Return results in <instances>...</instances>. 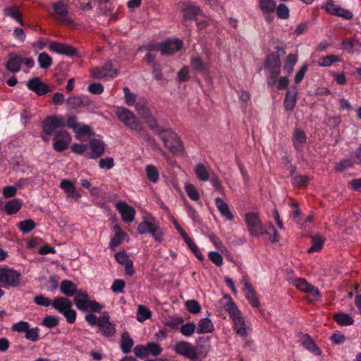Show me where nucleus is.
Returning a JSON list of instances; mask_svg holds the SVG:
<instances>
[{
  "label": "nucleus",
  "instance_id": "nucleus-32",
  "mask_svg": "<svg viewBox=\"0 0 361 361\" xmlns=\"http://www.w3.org/2000/svg\"><path fill=\"white\" fill-rule=\"evenodd\" d=\"M61 292L68 297L73 296L78 290L76 285L69 280H64L60 286Z\"/></svg>",
  "mask_w": 361,
  "mask_h": 361
},
{
  "label": "nucleus",
  "instance_id": "nucleus-40",
  "mask_svg": "<svg viewBox=\"0 0 361 361\" xmlns=\"http://www.w3.org/2000/svg\"><path fill=\"white\" fill-rule=\"evenodd\" d=\"M298 58L297 54H288L283 66V71L288 74H290L293 70V67L298 61Z\"/></svg>",
  "mask_w": 361,
  "mask_h": 361
},
{
  "label": "nucleus",
  "instance_id": "nucleus-41",
  "mask_svg": "<svg viewBox=\"0 0 361 361\" xmlns=\"http://www.w3.org/2000/svg\"><path fill=\"white\" fill-rule=\"evenodd\" d=\"M334 318L336 322L341 326L351 325L354 322L352 317L343 312L336 314Z\"/></svg>",
  "mask_w": 361,
  "mask_h": 361
},
{
  "label": "nucleus",
  "instance_id": "nucleus-10",
  "mask_svg": "<svg viewBox=\"0 0 361 361\" xmlns=\"http://www.w3.org/2000/svg\"><path fill=\"white\" fill-rule=\"evenodd\" d=\"M71 140V135L67 131L59 130L54 135L53 148L57 152H63L68 148Z\"/></svg>",
  "mask_w": 361,
  "mask_h": 361
},
{
  "label": "nucleus",
  "instance_id": "nucleus-27",
  "mask_svg": "<svg viewBox=\"0 0 361 361\" xmlns=\"http://www.w3.org/2000/svg\"><path fill=\"white\" fill-rule=\"evenodd\" d=\"M215 204L222 217L226 220L232 221L234 218L228 205L220 197L215 199Z\"/></svg>",
  "mask_w": 361,
  "mask_h": 361
},
{
  "label": "nucleus",
  "instance_id": "nucleus-54",
  "mask_svg": "<svg viewBox=\"0 0 361 361\" xmlns=\"http://www.w3.org/2000/svg\"><path fill=\"white\" fill-rule=\"evenodd\" d=\"M208 258L217 267H221L224 263V259L221 255L215 251L209 252L208 253Z\"/></svg>",
  "mask_w": 361,
  "mask_h": 361
},
{
  "label": "nucleus",
  "instance_id": "nucleus-37",
  "mask_svg": "<svg viewBox=\"0 0 361 361\" xmlns=\"http://www.w3.org/2000/svg\"><path fill=\"white\" fill-rule=\"evenodd\" d=\"M312 245L307 250L308 252H319L322 250L325 239L321 235H314L311 238Z\"/></svg>",
  "mask_w": 361,
  "mask_h": 361
},
{
  "label": "nucleus",
  "instance_id": "nucleus-50",
  "mask_svg": "<svg viewBox=\"0 0 361 361\" xmlns=\"http://www.w3.org/2000/svg\"><path fill=\"white\" fill-rule=\"evenodd\" d=\"M185 305L188 311L192 314H197L201 311L200 305L195 300H188Z\"/></svg>",
  "mask_w": 361,
  "mask_h": 361
},
{
  "label": "nucleus",
  "instance_id": "nucleus-4",
  "mask_svg": "<svg viewBox=\"0 0 361 361\" xmlns=\"http://www.w3.org/2000/svg\"><path fill=\"white\" fill-rule=\"evenodd\" d=\"M159 136L173 154H181L183 152V146L178 135L170 129L161 130L159 132Z\"/></svg>",
  "mask_w": 361,
  "mask_h": 361
},
{
  "label": "nucleus",
  "instance_id": "nucleus-59",
  "mask_svg": "<svg viewBox=\"0 0 361 361\" xmlns=\"http://www.w3.org/2000/svg\"><path fill=\"white\" fill-rule=\"evenodd\" d=\"M114 166V159L111 157L102 158L99 161L100 169L109 170Z\"/></svg>",
  "mask_w": 361,
  "mask_h": 361
},
{
  "label": "nucleus",
  "instance_id": "nucleus-13",
  "mask_svg": "<svg viewBox=\"0 0 361 361\" xmlns=\"http://www.w3.org/2000/svg\"><path fill=\"white\" fill-rule=\"evenodd\" d=\"M173 349L177 354L191 360L195 359L197 356L196 348L192 344L187 341L177 342L175 344Z\"/></svg>",
  "mask_w": 361,
  "mask_h": 361
},
{
  "label": "nucleus",
  "instance_id": "nucleus-5",
  "mask_svg": "<svg viewBox=\"0 0 361 361\" xmlns=\"http://www.w3.org/2000/svg\"><path fill=\"white\" fill-rule=\"evenodd\" d=\"M52 307L63 314L67 322L73 324L76 320V312L73 309L72 302L64 297H59L55 298L51 303Z\"/></svg>",
  "mask_w": 361,
  "mask_h": 361
},
{
  "label": "nucleus",
  "instance_id": "nucleus-30",
  "mask_svg": "<svg viewBox=\"0 0 361 361\" xmlns=\"http://www.w3.org/2000/svg\"><path fill=\"white\" fill-rule=\"evenodd\" d=\"M23 200L19 198H16L7 201L4 205V210L8 215L16 214L22 207Z\"/></svg>",
  "mask_w": 361,
  "mask_h": 361
},
{
  "label": "nucleus",
  "instance_id": "nucleus-6",
  "mask_svg": "<svg viewBox=\"0 0 361 361\" xmlns=\"http://www.w3.org/2000/svg\"><path fill=\"white\" fill-rule=\"evenodd\" d=\"M74 295L75 304L80 310L99 312L103 307L97 302L90 300L88 293L81 289H79Z\"/></svg>",
  "mask_w": 361,
  "mask_h": 361
},
{
  "label": "nucleus",
  "instance_id": "nucleus-19",
  "mask_svg": "<svg viewBox=\"0 0 361 361\" xmlns=\"http://www.w3.org/2000/svg\"><path fill=\"white\" fill-rule=\"evenodd\" d=\"M241 283L243 285V291L249 303L253 307H259V302L252 285L244 279L241 281Z\"/></svg>",
  "mask_w": 361,
  "mask_h": 361
},
{
  "label": "nucleus",
  "instance_id": "nucleus-49",
  "mask_svg": "<svg viewBox=\"0 0 361 361\" xmlns=\"http://www.w3.org/2000/svg\"><path fill=\"white\" fill-rule=\"evenodd\" d=\"M38 63L42 68H47L52 63L51 57L47 53H41L38 56Z\"/></svg>",
  "mask_w": 361,
  "mask_h": 361
},
{
  "label": "nucleus",
  "instance_id": "nucleus-58",
  "mask_svg": "<svg viewBox=\"0 0 361 361\" xmlns=\"http://www.w3.org/2000/svg\"><path fill=\"white\" fill-rule=\"evenodd\" d=\"M151 235L154 240L158 243H161L164 240V233L157 224L151 232Z\"/></svg>",
  "mask_w": 361,
  "mask_h": 361
},
{
  "label": "nucleus",
  "instance_id": "nucleus-61",
  "mask_svg": "<svg viewBox=\"0 0 361 361\" xmlns=\"http://www.w3.org/2000/svg\"><path fill=\"white\" fill-rule=\"evenodd\" d=\"M59 324L58 319L54 316H47L44 318L42 324L47 328H54Z\"/></svg>",
  "mask_w": 361,
  "mask_h": 361
},
{
  "label": "nucleus",
  "instance_id": "nucleus-39",
  "mask_svg": "<svg viewBox=\"0 0 361 361\" xmlns=\"http://www.w3.org/2000/svg\"><path fill=\"white\" fill-rule=\"evenodd\" d=\"M74 133H75L76 138L79 140H81L84 136L90 137L92 135L91 128L82 123H80L78 128H75Z\"/></svg>",
  "mask_w": 361,
  "mask_h": 361
},
{
  "label": "nucleus",
  "instance_id": "nucleus-33",
  "mask_svg": "<svg viewBox=\"0 0 361 361\" xmlns=\"http://www.w3.org/2000/svg\"><path fill=\"white\" fill-rule=\"evenodd\" d=\"M301 345L315 355H319L322 353L321 350L316 346L313 339L307 335H305L302 338Z\"/></svg>",
  "mask_w": 361,
  "mask_h": 361
},
{
  "label": "nucleus",
  "instance_id": "nucleus-31",
  "mask_svg": "<svg viewBox=\"0 0 361 361\" xmlns=\"http://www.w3.org/2000/svg\"><path fill=\"white\" fill-rule=\"evenodd\" d=\"M23 59L17 54H11L9 57L6 67L8 71L12 73H17L20 71Z\"/></svg>",
  "mask_w": 361,
  "mask_h": 361
},
{
  "label": "nucleus",
  "instance_id": "nucleus-25",
  "mask_svg": "<svg viewBox=\"0 0 361 361\" xmlns=\"http://www.w3.org/2000/svg\"><path fill=\"white\" fill-rule=\"evenodd\" d=\"M113 229L115 235L111 238L109 243V247L112 250L118 247L122 243V241L128 238L127 234L121 229L118 225H114Z\"/></svg>",
  "mask_w": 361,
  "mask_h": 361
},
{
  "label": "nucleus",
  "instance_id": "nucleus-57",
  "mask_svg": "<svg viewBox=\"0 0 361 361\" xmlns=\"http://www.w3.org/2000/svg\"><path fill=\"white\" fill-rule=\"evenodd\" d=\"M135 355L139 358H145L148 356L147 348L146 345H137L133 349Z\"/></svg>",
  "mask_w": 361,
  "mask_h": 361
},
{
  "label": "nucleus",
  "instance_id": "nucleus-28",
  "mask_svg": "<svg viewBox=\"0 0 361 361\" xmlns=\"http://www.w3.org/2000/svg\"><path fill=\"white\" fill-rule=\"evenodd\" d=\"M298 98V91L295 88L288 90L283 102L284 108L286 111H292L296 104Z\"/></svg>",
  "mask_w": 361,
  "mask_h": 361
},
{
  "label": "nucleus",
  "instance_id": "nucleus-16",
  "mask_svg": "<svg viewBox=\"0 0 361 361\" xmlns=\"http://www.w3.org/2000/svg\"><path fill=\"white\" fill-rule=\"evenodd\" d=\"M98 327L100 332L104 336H111L115 332L116 329L112 323L109 321V316L106 312H104L98 319Z\"/></svg>",
  "mask_w": 361,
  "mask_h": 361
},
{
  "label": "nucleus",
  "instance_id": "nucleus-47",
  "mask_svg": "<svg viewBox=\"0 0 361 361\" xmlns=\"http://www.w3.org/2000/svg\"><path fill=\"white\" fill-rule=\"evenodd\" d=\"M35 223L32 219H27L19 222L18 228L23 233H27L35 228Z\"/></svg>",
  "mask_w": 361,
  "mask_h": 361
},
{
  "label": "nucleus",
  "instance_id": "nucleus-53",
  "mask_svg": "<svg viewBox=\"0 0 361 361\" xmlns=\"http://www.w3.org/2000/svg\"><path fill=\"white\" fill-rule=\"evenodd\" d=\"M200 11V9L198 6L194 4L189 5L184 12V18L187 19H190L195 16H197Z\"/></svg>",
  "mask_w": 361,
  "mask_h": 361
},
{
  "label": "nucleus",
  "instance_id": "nucleus-44",
  "mask_svg": "<svg viewBox=\"0 0 361 361\" xmlns=\"http://www.w3.org/2000/svg\"><path fill=\"white\" fill-rule=\"evenodd\" d=\"M133 345V341L129 336L128 334L125 333L122 335L121 348L124 353L130 352L131 348Z\"/></svg>",
  "mask_w": 361,
  "mask_h": 361
},
{
  "label": "nucleus",
  "instance_id": "nucleus-20",
  "mask_svg": "<svg viewBox=\"0 0 361 361\" xmlns=\"http://www.w3.org/2000/svg\"><path fill=\"white\" fill-rule=\"evenodd\" d=\"M158 223L150 214H147L142 217V221L137 226V231L140 234L151 233L153 228Z\"/></svg>",
  "mask_w": 361,
  "mask_h": 361
},
{
  "label": "nucleus",
  "instance_id": "nucleus-18",
  "mask_svg": "<svg viewBox=\"0 0 361 361\" xmlns=\"http://www.w3.org/2000/svg\"><path fill=\"white\" fill-rule=\"evenodd\" d=\"M183 42L180 39L166 40L159 46V50L162 54H171L180 50Z\"/></svg>",
  "mask_w": 361,
  "mask_h": 361
},
{
  "label": "nucleus",
  "instance_id": "nucleus-60",
  "mask_svg": "<svg viewBox=\"0 0 361 361\" xmlns=\"http://www.w3.org/2000/svg\"><path fill=\"white\" fill-rule=\"evenodd\" d=\"M148 355L150 354L153 356L159 355L161 352V346L154 342L148 343L147 344Z\"/></svg>",
  "mask_w": 361,
  "mask_h": 361
},
{
  "label": "nucleus",
  "instance_id": "nucleus-24",
  "mask_svg": "<svg viewBox=\"0 0 361 361\" xmlns=\"http://www.w3.org/2000/svg\"><path fill=\"white\" fill-rule=\"evenodd\" d=\"M60 188L66 193L68 197L79 199L81 194L75 187L74 183L68 179H63L60 183Z\"/></svg>",
  "mask_w": 361,
  "mask_h": 361
},
{
  "label": "nucleus",
  "instance_id": "nucleus-63",
  "mask_svg": "<svg viewBox=\"0 0 361 361\" xmlns=\"http://www.w3.org/2000/svg\"><path fill=\"white\" fill-rule=\"evenodd\" d=\"M276 13L279 18L286 19L289 16V9L285 4H279L276 8Z\"/></svg>",
  "mask_w": 361,
  "mask_h": 361
},
{
  "label": "nucleus",
  "instance_id": "nucleus-15",
  "mask_svg": "<svg viewBox=\"0 0 361 361\" xmlns=\"http://www.w3.org/2000/svg\"><path fill=\"white\" fill-rule=\"evenodd\" d=\"M111 62L106 63L102 67L95 68L91 71V75L96 79L112 78L117 75V70L111 68Z\"/></svg>",
  "mask_w": 361,
  "mask_h": 361
},
{
  "label": "nucleus",
  "instance_id": "nucleus-38",
  "mask_svg": "<svg viewBox=\"0 0 361 361\" xmlns=\"http://www.w3.org/2000/svg\"><path fill=\"white\" fill-rule=\"evenodd\" d=\"M145 173L147 179L152 183H157L159 179V173L154 165H147L145 167Z\"/></svg>",
  "mask_w": 361,
  "mask_h": 361
},
{
  "label": "nucleus",
  "instance_id": "nucleus-62",
  "mask_svg": "<svg viewBox=\"0 0 361 361\" xmlns=\"http://www.w3.org/2000/svg\"><path fill=\"white\" fill-rule=\"evenodd\" d=\"M123 92H124V94H125V101H126V103L128 105V106H132L134 104V103L136 101V95L132 92H130V90L128 87H125L123 88Z\"/></svg>",
  "mask_w": 361,
  "mask_h": 361
},
{
  "label": "nucleus",
  "instance_id": "nucleus-26",
  "mask_svg": "<svg viewBox=\"0 0 361 361\" xmlns=\"http://www.w3.org/2000/svg\"><path fill=\"white\" fill-rule=\"evenodd\" d=\"M197 327V334H210L214 331V326L209 318H202L198 322Z\"/></svg>",
  "mask_w": 361,
  "mask_h": 361
},
{
  "label": "nucleus",
  "instance_id": "nucleus-23",
  "mask_svg": "<svg viewBox=\"0 0 361 361\" xmlns=\"http://www.w3.org/2000/svg\"><path fill=\"white\" fill-rule=\"evenodd\" d=\"M27 86L37 95H44L49 92L47 85L42 82L38 78L29 80Z\"/></svg>",
  "mask_w": 361,
  "mask_h": 361
},
{
  "label": "nucleus",
  "instance_id": "nucleus-46",
  "mask_svg": "<svg viewBox=\"0 0 361 361\" xmlns=\"http://www.w3.org/2000/svg\"><path fill=\"white\" fill-rule=\"evenodd\" d=\"M341 59L336 55H329L319 59L318 64L321 67H329L335 62H339Z\"/></svg>",
  "mask_w": 361,
  "mask_h": 361
},
{
  "label": "nucleus",
  "instance_id": "nucleus-56",
  "mask_svg": "<svg viewBox=\"0 0 361 361\" xmlns=\"http://www.w3.org/2000/svg\"><path fill=\"white\" fill-rule=\"evenodd\" d=\"M29 327L30 324L28 322L20 321L13 324L12 331L18 333H25V331L27 330V328Z\"/></svg>",
  "mask_w": 361,
  "mask_h": 361
},
{
  "label": "nucleus",
  "instance_id": "nucleus-1",
  "mask_svg": "<svg viewBox=\"0 0 361 361\" xmlns=\"http://www.w3.org/2000/svg\"><path fill=\"white\" fill-rule=\"evenodd\" d=\"M221 302L232 319L235 332L241 336H246L247 332L245 319L232 298L229 295H224Z\"/></svg>",
  "mask_w": 361,
  "mask_h": 361
},
{
  "label": "nucleus",
  "instance_id": "nucleus-52",
  "mask_svg": "<svg viewBox=\"0 0 361 361\" xmlns=\"http://www.w3.org/2000/svg\"><path fill=\"white\" fill-rule=\"evenodd\" d=\"M25 334L26 339L31 341H37L39 338V329L37 327L32 329L27 328Z\"/></svg>",
  "mask_w": 361,
  "mask_h": 361
},
{
  "label": "nucleus",
  "instance_id": "nucleus-8",
  "mask_svg": "<svg viewBox=\"0 0 361 361\" xmlns=\"http://www.w3.org/2000/svg\"><path fill=\"white\" fill-rule=\"evenodd\" d=\"M20 283V274L6 266L0 267V283L4 288L16 287Z\"/></svg>",
  "mask_w": 361,
  "mask_h": 361
},
{
  "label": "nucleus",
  "instance_id": "nucleus-9",
  "mask_svg": "<svg viewBox=\"0 0 361 361\" xmlns=\"http://www.w3.org/2000/svg\"><path fill=\"white\" fill-rule=\"evenodd\" d=\"M171 222L173 224L176 229L182 236L184 242L188 245V248L193 252V254L196 256L197 259L202 261L204 259V257L199 247L195 243V242L188 236L186 232L183 229V228L180 226L178 222L173 218L171 219Z\"/></svg>",
  "mask_w": 361,
  "mask_h": 361
},
{
  "label": "nucleus",
  "instance_id": "nucleus-45",
  "mask_svg": "<svg viewBox=\"0 0 361 361\" xmlns=\"http://www.w3.org/2000/svg\"><path fill=\"white\" fill-rule=\"evenodd\" d=\"M185 190L188 197L192 201H198L200 195L194 185L187 183L185 184Z\"/></svg>",
  "mask_w": 361,
  "mask_h": 361
},
{
  "label": "nucleus",
  "instance_id": "nucleus-36",
  "mask_svg": "<svg viewBox=\"0 0 361 361\" xmlns=\"http://www.w3.org/2000/svg\"><path fill=\"white\" fill-rule=\"evenodd\" d=\"M53 8L55 11L56 14L57 15V18L59 20L63 22L68 21V18L67 16V8L63 3H62L61 1L54 3L53 4Z\"/></svg>",
  "mask_w": 361,
  "mask_h": 361
},
{
  "label": "nucleus",
  "instance_id": "nucleus-43",
  "mask_svg": "<svg viewBox=\"0 0 361 361\" xmlns=\"http://www.w3.org/2000/svg\"><path fill=\"white\" fill-rule=\"evenodd\" d=\"M152 315V312L149 308L143 305H138L137 312V320L140 322H143L149 319Z\"/></svg>",
  "mask_w": 361,
  "mask_h": 361
},
{
  "label": "nucleus",
  "instance_id": "nucleus-11",
  "mask_svg": "<svg viewBox=\"0 0 361 361\" xmlns=\"http://www.w3.org/2000/svg\"><path fill=\"white\" fill-rule=\"evenodd\" d=\"M63 118L57 115L46 118L42 123L43 133L47 135H52L57 128L63 127Z\"/></svg>",
  "mask_w": 361,
  "mask_h": 361
},
{
  "label": "nucleus",
  "instance_id": "nucleus-64",
  "mask_svg": "<svg viewBox=\"0 0 361 361\" xmlns=\"http://www.w3.org/2000/svg\"><path fill=\"white\" fill-rule=\"evenodd\" d=\"M210 241L213 245L221 252H224L226 250V247L224 245L222 241L214 234L209 235Z\"/></svg>",
  "mask_w": 361,
  "mask_h": 361
},
{
  "label": "nucleus",
  "instance_id": "nucleus-42",
  "mask_svg": "<svg viewBox=\"0 0 361 361\" xmlns=\"http://www.w3.org/2000/svg\"><path fill=\"white\" fill-rule=\"evenodd\" d=\"M180 332L186 337L191 336L195 332L197 333V327L193 322H187L182 324L179 328Z\"/></svg>",
  "mask_w": 361,
  "mask_h": 361
},
{
  "label": "nucleus",
  "instance_id": "nucleus-34",
  "mask_svg": "<svg viewBox=\"0 0 361 361\" xmlns=\"http://www.w3.org/2000/svg\"><path fill=\"white\" fill-rule=\"evenodd\" d=\"M194 171L197 179L203 182L209 180L212 173H210L208 168L202 164H197Z\"/></svg>",
  "mask_w": 361,
  "mask_h": 361
},
{
  "label": "nucleus",
  "instance_id": "nucleus-12",
  "mask_svg": "<svg viewBox=\"0 0 361 361\" xmlns=\"http://www.w3.org/2000/svg\"><path fill=\"white\" fill-rule=\"evenodd\" d=\"M322 7L328 13L342 18L345 20H350L353 16L351 11L336 5L334 2V0H326V3L324 4Z\"/></svg>",
  "mask_w": 361,
  "mask_h": 361
},
{
  "label": "nucleus",
  "instance_id": "nucleus-51",
  "mask_svg": "<svg viewBox=\"0 0 361 361\" xmlns=\"http://www.w3.org/2000/svg\"><path fill=\"white\" fill-rule=\"evenodd\" d=\"M183 322V319L182 317H169V319H166V321L164 322V324L166 326H168L172 328V329H178L180 327V325L182 324Z\"/></svg>",
  "mask_w": 361,
  "mask_h": 361
},
{
  "label": "nucleus",
  "instance_id": "nucleus-2",
  "mask_svg": "<svg viewBox=\"0 0 361 361\" xmlns=\"http://www.w3.org/2000/svg\"><path fill=\"white\" fill-rule=\"evenodd\" d=\"M281 63L279 53L269 54L264 63L265 75L267 83L273 86L276 82V78L281 73Z\"/></svg>",
  "mask_w": 361,
  "mask_h": 361
},
{
  "label": "nucleus",
  "instance_id": "nucleus-17",
  "mask_svg": "<svg viewBox=\"0 0 361 361\" xmlns=\"http://www.w3.org/2000/svg\"><path fill=\"white\" fill-rule=\"evenodd\" d=\"M48 45L51 51L59 54L73 56L76 53V50L74 47L66 44L49 41Z\"/></svg>",
  "mask_w": 361,
  "mask_h": 361
},
{
  "label": "nucleus",
  "instance_id": "nucleus-3",
  "mask_svg": "<svg viewBox=\"0 0 361 361\" xmlns=\"http://www.w3.org/2000/svg\"><path fill=\"white\" fill-rule=\"evenodd\" d=\"M244 219L248 233L251 236L258 238L265 234H269L260 220L258 212H247L245 214Z\"/></svg>",
  "mask_w": 361,
  "mask_h": 361
},
{
  "label": "nucleus",
  "instance_id": "nucleus-21",
  "mask_svg": "<svg viewBox=\"0 0 361 361\" xmlns=\"http://www.w3.org/2000/svg\"><path fill=\"white\" fill-rule=\"evenodd\" d=\"M90 153L87 156L90 159H96L101 156L105 149V145L100 139H92L89 143Z\"/></svg>",
  "mask_w": 361,
  "mask_h": 361
},
{
  "label": "nucleus",
  "instance_id": "nucleus-29",
  "mask_svg": "<svg viewBox=\"0 0 361 361\" xmlns=\"http://www.w3.org/2000/svg\"><path fill=\"white\" fill-rule=\"evenodd\" d=\"M307 142V137L305 132L300 129H295L293 135V143L295 149L300 150L303 148Z\"/></svg>",
  "mask_w": 361,
  "mask_h": 361
},
{
  "label": "nucleus",
  "instance_id": "nucleus-48",
  "mask_svg": "<svg viewBox=\"0 0 361 361\" xmlns=\"http://www.w3.org/2000/svg\"><path fill=\"white\" fill-rule=\"evenodd\" d=\"M4 13L5 16H9L14 20H16L17 22H18L20 24L23 25V21L20 19V15L19 13L18 9L16 7H8L6 8L4 10Z\"/></svg>",
  "mask_w": 361,
  "mask_h": 361
},
{
  "label": "nucleus",
  "instance_id": "nucleus-14",
  "mask_svg": "<svg viewBox=\"0 0 361 361\" xmlns=\"http://www.w3.org/2000/svg\"><path fill=\"white\" fill-rule=\"evenodd\" d=\"M115 207L119 212L121 219L126 223H131L135 216V209L124 201H118L116 203Z\"/></svg>",
  "mask_w": 361,
  "mask_h": 361
},
{
  "label": "nucleus",
  "instance_id": "nucleus-22",
  "mask_svg": "<svg viewBox=\"0 0 361 361\" xmlns=\"http://www.w3.org/2000/svg\"><path fill=\"white\" fill-rule=\"evenodd\" d=\"M293 284L297 288L309 293L314 298H319L320 296L319 290L312 286L311 284L308 283L305 279H296L294 281Z\"/></svg>",
  "mask_w": 361,
  "mask_h": 361
},
{
  "label": "nucleus",
  "instance_id": "nucleus-7",
  "mask_svg": "<svg viewBox=\"0 0 361 361\" xmlns=\"http://www.w3.org/2000/svg\"><path fill=\"white\" fill-rule=\"evenodd\" d=\"M116 115L118 120L129 129L137 132L142 130V125L135 114L124 107H118Z\"/></svg>",
  "mask_w": 361,
  "mask_h": 361
},
{
  "label": "nucleus",
  "instance_id": "nucleus-35",
  "mask_svg": "<svg viewBox=\"0 0 361 361\" xmlns=\"http://www.w3.org/2000/svg\"><path fill=\"white\" fill-rule=\"evenodd\" d=\"M276 3L275 0H259V7L265 15L274 13L276 10Z\"/></svg>",
  "mask_w": 361,
  "mask_h": 361
},
{
  "label": "nucleus",
  "instance_id": "nucleus-55",
  "mask_svg": "<svg viewBox=\"0 0 361 361\" xmlns=\"http://www.w3.org/2000/svg\"><path fill=\"white\" fill-rule=\"evenodd\" d=\"M142 118L150 129L154 130L157 128V120L151 115L149 111H147L146 114H143Z\"/></svg>",
  "mask_w": 361,
  "mask_h": 361
}]
</instances>
